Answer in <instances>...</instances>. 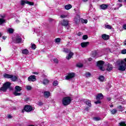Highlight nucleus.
Segmentation results:
<instances>
[{"label": "nucleus", "instance_id": "nucleus-25", "mask_svg": "<svg viewBox=\"0 0 126 126\" xmlns=\"http://www.w3.org/2000/svg\"><path fill=\"white\" fill-rule=\"evenodd\" d=\"M64 7H65V9L68 10V9H70V8H71V7H72V6H71V5H70V4H68V5H65L64 6Z\"/></svg>", "mask_w": 126, "mask_h": 126}, {"label": "nucleus", "instance_id": "nucleus-23", "mask_svg": "<svg viewBox=\"0 0 126 126\" xmlns=\"http://www.w3.org/2000/svg\"><path fill=\"white\" fill-rule=\"evenodd\" d=\"M63 52L64 53H66V54H69L71 52L70 51V50L67 49V48H63Z\"/></svg>", "mask_w": 126, "mask_h": 126}, {"label": "nucleus", "instance_id": "nucleus-62", "mask_svg": "<svg viewBox=\"0 0 126 126\" xmlns=\"http://www.w3.org/2000/svg\"><path fill=\"white\" fill-rule=\"evenodd\" d=\"M119 7H115L114 8V10H117V9H119Z\"/></svg>", "mask_w": 126, "mask_h": 126}, {"label": "nucleus", "instance_id": "nucleus-34", "mask_svg": "<svg viewBox=\"0 0 126 126\" xmlns=\"http://www.w3.org/2000/svg\"><path fill=\"white\" fill-rule=\"evenodd\" d=\"M119 125L120 126H126V122H122L119 123Z\"/></svg>", "mask_w": 126, "mask_h": 126}, {"label": "nucleus", "instance_id": "nucleus-36", "mask_svg": "<svg viewBox=\"0 0 126 126\" xmlns=\"http://www.w3.org/2000/svg\"><path fill=\"white\" fill-rule=\"evenodd\" d=\"M85 76L87 77H90V76H91V73H90V72H87L85 74Z\"/></svg>", "mask_w": 126, "mask_h": 126}, {"label": "nucleus", "instance_id": "nucleus-20", "mask_svg": "<svg viewBox=\"0 0 126 126\" xmlns=\"http://www.w3.org/2000/svg\"><path fill=\"white\" fill-rule=\"evenodd\" d=\"M3 77L4 78H11V77H12V75H10L8 74H4L3 75Z\"/></svg>", "mask_w": 126, "mask_h": 126}, {"label": "nucleus", "instance_id": "nucleus-22", "mask_svg": "<svg viewBox=\"0 0 126 126\" xmlns=\"http://www.w3.org/2000/svg\"><path fill=\"white\" fill-rule=\"evenodd\" d=\"M7 31L10 34H12V33H13V32H14V30H13V29H12V28H9L7 30Z\"/></svg>", "mask_w": 126, "mask_h": 126}, {"label": "nucleus", "instance_id": "nucleus-6", "mask_svg": "<svg viewBox=\"0 0 126 126\" xmlns=\"http://www.w3.org/2000/svg\"><path fill=\"white\" fill-rule=\"evenodd\" d=\"M74 76H75V74H74V73H70L65 76V79L66 80H69V79H72Z\"/></svg>", "mask_w": 126, "mask_h": 126}, {"label": "nucleus", "instance_id": "nucleus-63", "mask_svg": "<svg viewBox=\"0 0 126 126\" xmlns=\"http://www.w3.org/2000/svg\"><path fill=\"white\" fill-rule=\"evenodd\" d=\"M87 22H88L87 20H84V23H87Z\"/></svg>", "mask_w": 126, "mask_h": 126}, {"label": "nucleus", "instance_id": "nucleus-40", "mask_svg": "<svg viewBox=\"0 0 126 126\" xmlns=\"http://www.w3.org/2000/svg\"><path fill=\"white\" fill-rule=\"evenodd\" d=\"M53 62L55 63H59V60L57 59H54Z\"/></svg>", "mask_w": 126, "mask_h": 126}, {"label": "nucleus", "instance_id": "nucleus-48", "mask_svg": "<svg viewBox=\"0 0 126 126\" xmlns=\"http://www.w3.org/2000/svg\"><path fill=\"white\" fill-rule=\"evenodd\" d=\"M66 30H67V32H68V30H69V27L68 26H65Z\"/></svg>", "mask_w": 126, "mask_h": 126}, {"label": "nucleus", "instance_id": "nucleus-11", "mask_svg": "<svg viewBox=\"0 0 126 126\" xmlns=\"http://www.w3.org/2000/svg\"><path fill=\"white\" fill-rule=\"evenodd\" d=\"M69 21L67 20L63 19L61 21V24L63 25V26H67L68 25Z\"/></svg>", "mask_w": 126, "mask_h": 126}, {"label": "nucleus", "instance_id": "nucleus-57", "mask_svg": "<svg viewBox=\"0 0 126 126\" xmlns=\"http://www.w3.org/2000/svg\"><path fill=\"white\" fill-rule=\"evenodd\" d=\"M32 73H33V74H36V75L39 74V73H38V72H33Z\"/></svg>", "mask_w": 126, "mask_h": 126}, {"label": "nucleus", "instance_id": "nucleus-4", "mask_svg": "<svg viewBox=\"0 0 126 126\" xmlns=\"http://www.w3.org/2000/svg\"><path fill=\"white\" fill-rule=\"evenodd\" d=\"M33 107L30 105H26L25 106L24 109L22 110V113H24L25 111L26 112H31V111H32Z\"/></svg>", "mask_w": 126, "mask_h": 126}, {"label": "nucleus", "instance_id": "nucleus-61", "mask_svg": "<svg viewBox=\"0 0 126 126\" xmlns=\"http://www.w3.org/2000/svg\"><path fill=\"white\" fill-rule=\"evenodd\" d=\"M16 23H19V22H20V21L17 20H16Z\"/></svg>", "mask_w": 126, "mask_h": 126}, {"label": "nucleus", "instance_id": "nucleus-43", "mask_svg": "<svg viewBox=\"0 0 126 126\" xmlns=\"http://www.w3.org/2000/svg\"><path fill=\"white\" fill-rule=\"evenodd\" d=\"M61 18H66V17H67V15H62L60 16Z\"/></svg>", "mask_w": 126, "mask_h": 126}, {"label": "nucleus", "instance_id": "nucleus-14", "mask_svg": "<svg viewBox=\"0 0 126 126\" xmlns=\"http://www.w3.org/2000/svg\"><path fill=\"white\" fill-rule=\"evenodd\" d=\"M101 37L103 40H109V38H110V36L107 35L106 34H103L101 35Z\"/></svg>", "mask_w": 126, "mask_h": 126}, {"label": "nucleus", "instance_id": "nucleus-8", "mask_svg": "<svg viewBox=\"0 0 126 126\" xmlns=\"http://www.w3.org/2000/svg\"><path fill=\"white\" fill-rule=\"evenodd\" d=\"M73 21L76 24H78L80 22V16L79 15H77L74 17Z\"/></svg>", "mask_w": 126, "mask_h": 126}, {"label": "nucleus", "instance_id": "nucleus-47", "mask_svg": "<svg viewBox=\"0 0 126 126\" xmlns=\"http://www.w3.org/2000/svg\"><path fill=\"white\" fill-rule=\"evenodd\" d=\"M27 90H31V89H32V87L30 86H27Z\"/></svg>", "mask_w": 126, "mask_h": 126}, {"label": "nucleus", "instance_id": "nucleus-1", "mask_svg": "<svg viewBox=\"0 0 126 126\" xmlns=\"http://www.w3.org/2000/svg\"><path fill=\"white\" fill-rule=\"evenodd\" d=\"M126 62V63L125 62ZM125 61H118L117 63L118 64V69L119 70H121V71H125L126 70V59H125Z\"/></svg>", "mask_w": 126, "mask_h": 126}, {"label": "nucleus", "instance_id": "nucleus-42", "mask_svg": "<svg viewBox=\"0 0 126 126\" xmlns=\"http://www.w3.org/2000/svg\"><path fill=\"white\" fill-rule=\"evenodd\" d=\"M37 105H38V106H43V105H44V103L39 101L37 103Z\"/></svg>", "mask_w": 126, "mask_h": 126}, {"label": "nucleus", "instance_id": "nucleus-32", "mask_svg": "<svg viewBox=\"0 0 126 126\" xmlns=\"http://www.w3.org/2000/svg\"><path fill=\"white\" fill-rule=\"evenodd\" d=\"M117 108L118 109L119 111H120V112H123V111H124V109L123 108V107H122V106L121 105L118 106Z\"/></svg>", "mask_w": 126, "mask_h": 126}, {"label": "nucleus", "instance_id": "nucleus-18", "mask_svg": "<svg viewBox=\"0 0 126 126\" xmlns=\"http://www.w3.org/2000/svg\"><path fill=\"white\" fill-rule=\"evenodd\" d=\"M106 69L107 71H111V70L113 69V66L112 65V64L110 63L107 64V68Z\"/></svg>", "mask_w": 126, "mask_h": 126}, {"label": "nucleus", "instance_id": "nucleus-12", "mask_svg": "<svg viewBox=\"0 0 126 126\" xmlns=\"http://www.w3.org/2000/svg\"><path fill=\"white\" fill-rule=\"evenodd\" d=\"M109 5L105 4H103L100 5V9H102L103 10H106L107 8H108V7Z\"/></svg>", "mask_w": 126, "mask_h": 126}, {"label": "nucleus", "instance_id": "nucleus-28", "mask_svg": "<svg viewBox=\"0 0 126 126\" xmlns=\"http://www.w3.org/2000/svg\"><path fill=\"white\" fill-rule=\"evenodd\" d=\"M42 83L43 84H44V85H46V84H48V83H49V80L47 79H45L43 80Z\"/></svg>", "mask_w": 126, "mask_h": 126}, {"label": "nucleus", "instance_id": "nucleus-16", "mask_svg": "<svg viewBox=\"0 0 126 126\" xmlns=\"http://www.w3.org/2000/svg\"><path fill=\"white\" fill-rule=\"evenodd\" d=\"M44 95L45 98H49V97L51 95V93L48 91H45L44 92Z\"/></svg>", "mask_w": 126, "mask_h": 126}, {"label": "nucleus", "instance_id": "nucleus-59", "mask_svg": "<svg viewBox=\"0 0 126 126\" xmlns=\"http://www.w3.org/2000/svg\"><path fill=\"white\" fill-rule=\"evenodd\" d=\"M124 46H126V39L125 41L124 42Z\"/></svg>", "mask_w": 126, "mask_h": 126}, {"label": "nucleus", "instance_id": "nucleus-46", "mask_svg": "<svg viewBox=\"0 0 126 126\" xmlns=\"http://www.w3.org/2000/svg\"><path fill=\"white\" fill-rule=\"evenodd\" d=\"M94 103L96 105L98 104H101V101H100V100H97V101L94 102Z\"/></svg>", "mask_w": 126, "mask_h": 126}, {"label": "nucleus", "instance_id": "nucleus-52", "mask_svg": "<svg viewBox=\"0 0 126 126\" xmlns=\"http://www.w3.org/2000/svg\"><path fill=\"white\" fill-rule=\"evenodd\" d=\"M123 29L126 30V24L123 25Z\"/></svg>", "mask_w": 126, "mask_h": 126}, {"label": "nucleus", "instance_id": "nucleus-21", "mask_svg": "<svg viewBox=\"0 0 126 126\" xmlns=\"http://www.w3.org/2000/svg\"><path fill=\"white\" fill-rule=\"evenodd\" d=\"M22 53L23 55H28L29 54V51L27 49H24Z\"/></svg>", "mask_w": 126, "mask_h": 126}, {"label": "nucleus", "instance_id": "nucleus-45", "mask_svg": "<svg viewBox=\"0 0 126 126\" xmlns=\"http://www.w3.org/2000/svg\"><path fill=\"white\" fill-rule=\"evenodd\" d=\"M76 65L78 67H82L83 65H82V64H81V63H78V64H77Z\"/></svg>", "mask_w": 126, "mask_h": 126}, {"label": "nucleus", "instance_id": "nucleus-50", "mask_svg": "<svg viewBox=\"0 0 126 126\" xmlns=\"http://www.w3.org/2000/svg\"><path fill=\"white\" fill-rule=\"evenodd\" d=\"M117 5H119V7H122V6H123V4H121V3H117Z\"/></svg>", "mask_w": 126, "mask_h": 126}, {"label": "nucleus", "instance_id": "nucleus-54", "mask_svg": "<svg viewBox=\"0 0 126 126\" xmlns=\"http://www.w3.org/2000/svg\"><path fill=\"white\" fill-rule=\"evenodd\" d=\"M11 118H12V116H11V115H8V119H11Z\"/></svg>", "mask_w": 126, "mask_h": 126}, {"label": "nucleus", "instance_id": "nucleus-29", "mask_svg": "<svg viewBox=\"0 0 126 126\" xmlns=\"http://www.w3.org/2000/svg\"><path fill=\"white\" fill-rule=\"evenodd\" d=\"M118 112V110L116 109H113L112 110H111V113L112 114V115H115V114H117V112Z\"/></svg>", "mask_w": 126, "mask_h": 126}, {"label": "nucleus", "instance_id": "nucleus-2", "mask_svg": "<svg viewBox=\"0 0 126 126\" xmlns=\"http://www.w3.org/2000/svg\"><path fill=\"white\" fill-rule=\"evenodd\" d=\"M11 83L9 82H6L5 83L2 87L0 88V91H3V92H6V90L10 87Z\"/></svg>", "mask_w": 126, "mask_h": 126}, {"label": "nucleus", "instance_id": "nucleus-60", "mask_svg": "<svg viewBox=\"0 0 126 126\" xmlns=\"http://www.w3.org/2000/svg\"><path fill=\"white\" fill-rule=\"evenodd\" d=\"M88 61H89V62H91V61H92V58H89V59H88Z\"/></svg>", "mask_w": 126, "mask_h": 126}, {"label": "nucleus", "instance_id": "nucleus-17", "mask_svg": "<svg viewBox=\"0 0 126 126\" xmlns=\"http://www.w3.org/2000/svg\"><path fill=\"white\" fill-rule=\"evenodd\" d=\"M88 45H89V43L88 42L81 43V46L82 48H86Z\"/></svg>", "mask_w": 126, "mask_h": 126}, {"label": "nucleus", "instance_id": "nucleus-5", "mask_svg": "<svg viewBox=\"0 0 126 126\" xmlns=\"http://www.w3.org/2000/svg\"><path fill=\"white\" fill-rule=\"evenodd\" d=\"M104 63H105V62L103 61H99L97 62V65L99 67V69H100V70L104 71V69L103 68Z\"/></svg>", "mask_w": 126, "mask_h": 126}, {"label": "nucleus", "instance_id": "nucleus-15", "mask_svg": "<svg viewBox=\"0 0 126 126\" xmlns=\"http://www.w3.org/2000/svg\"><path fill=\"white\" fill-rule=\"evenodd\" d=\"M22 90V88L21 87H20L19 86H16L15 87V92H20Z\"/></svg>", "mask_w": 126, "mask_h": 126}, {"label": "nucleus", "instance_id": "nucleus-49", "mask_svg": "<svg viewBox=\"0 0 126 126\" xmlns=\"http://www.w3.org/2000/svg\"><path fill=\"white\" fill-rule=\"evenodd\" d=\"M0 17L1 18H2V19H3V18H4V17H5V15H0Z\"/></svg>", "mask_w": 126, "mask_h": 126}, {"label": "nucleus", "instance_id": "nucleus-41", "mask_svg": "<svg viewBox=\"0 0 126 126\" xmlns=\"http://www.w3.org/2000/svg\"><path fill=\"white\" fill-rule=\"evenodd\" d=\"M32 49H33V50H35V49H36V45H35V44H32Z\"/></svg>", "mask_w": 126, "mask_h": 126}, {"label": "nucleus", "instance_id": "nucleus-53", "mask_svg": "<svg viewBox=\"0 0 126 126\" xmlns=\"http://www.w3.org/2000/svg\"><path fill=\"white\" fill-rule=\"evenodd\" d=\"M111 99L112 98L111 97H107V100L109 101H111Z\"/></svg>", "mask_w": 126, "mask_h": 126}, {"label": "nucleus", "instance_id": "nucleus-39", "mask_svg": "<svg viewBox=\"0 0 126 126\" xmlns=\"http://www.w3.org/2000/svg\"><path fill=\"white\" fill-rule=\"evenodd\" d=\"M83 40H87V39H88V36L87 35H84L83 36Z\"/></svg>", "mask_w": 126, "mask_h": 126}, {"label": "nucleus", "instance_id": "nucleus-37", "mask_svg": "<svg viewBox=\"0 0 126 126\" xmlns=\"http://www.w3.org/2000/svg\"><path fill=\"white\" fill-rule=\"evenodd\" d=\"M55 42L56 43H60L61 42V38H57L55 39Z\"/></svg>", "mask_w": 126, "mask_h": 126}, {"label": "nucleus", "instance_id": "nucleus-33", "mask_svg": "<svg viewBox=\"0 0 126 126\" xmlns=\"http://www.w3.org/2000/svg\"><path fill=\"white\" fill-rule=\"evenodd\" d=\"M105 28L106 29H112V26H110L109 25H105Z\"/></svg>", "mask_w": 126, "mask_h": 126}, {"label": "nucleus", "instance_id": "nucleus-35", "mask_svg": "<svg viewBox=\"0 0 126 126\" xmlns=\"http://www.w3.org/2000/svg\"><path fill=\"white\" fill-rule=\"evenodd\" d=\"M53 84L54 86H57V85L59 84V82H58V81H55Z\"/></svg>", "mask_w": 126, "mask_h": 126}, {"label": "nucleus", "instance_id": "nucleus-7", "mask_svg": "<svg viewBox=\"0 0 126 126\" xmlns=\"http://www.w3.org/2000/svg\"><path fill=\"white\" fill-rule=\"evenodd\" d=\"M25 3H27V4H29V5H34V3H33L32 2H30L28 0H22L21 1V5H25Z\"/></svg>", "mask_w": 126, "mask_h": 126}, {"label": "nucleus", "instance_id": "nucleus-58", "mask_svg": "<svg viewBox=\"0 0 126 126\" xmlns=\"http://www.w3.org/2000/svg\"><path fill=\"white\" fill-rule=\"evenodd\" d=\"M2 38L3 39V40H5V39H6V36H2Z\"/></svg>", "mask_w": 126, "mask_h": 126}, {"label": "nucleus", "instance_id": "nucleus-10", "mask_svg": "<svg viewBox=\"0 0 126 126\" xmlns=\"http://www.w3.org/2000/svg\"><path fill=\"white\" fill-rule=\"evenodd\" d=\"M28 80L29 81H32V82H34V81H36V80H37V79L36 78V76H30V77H28Z\"/></svg>", "mask_w": 126, "mask_h": 126}, {"label": "nucleus", "instance_id": "nucleus-27", "mask_svg": "<svg viewBox=\"0 0 126 126\" xmlns=\"http://www.w3.org/2000/svg\"><path fill=\"white\" fill-rule=\"evenodd\" d=\"M5 20L2 18H0V25H2V24L5 23Z\"/></svg>", "mask_w": 126, "mask_h": 126}, {"label": "nucleus", "instance_id": "nucleus-44", "mask_svg": "<svg viewBox=\"0 0 126 126\" xmlns=\"http://www.w3.org/2000/svg\"><path fill=\"white\" fill-rule=\"evenodd\" d=\"M122 54L125 55L126 54V49H124L121 51Z\"/></svg>", "mask_w": 126, "mask_h": 126}, {"label": "nucleus", "instance_id": "nucleus-64", "mask_svg": "<svg viewBox=\"0 0 126 126\" xmlns=\"http://www.w3.org/2000/svg\"><path fill=\"white\" fill-rule=\"evenodd\" d=\"M119 2H123V0H118Z\"/></svg>", "mask_w": 126, "mask_h": 126}, {"label": "nucleus", "instance_id": "nucleus-51", "mask_svg": "<svg viewBox=\"0 0 126 126\" xmlns=\"http://www.w3.org/2000/svg\"><path fill=\"white\" fill-rule=\"evenodd\" d=\"M82 32H79L78 33H77V35H78V36H82Z\"/></svg>", "mask_w": 126, "mask_h": 126}, {"label": "nucleus", "instance_id": "nucleus-56", "mask_svg": "<svg viewBox=\"0 0 126 126\" xmlns=\"http://www.w3.org/2000/svg\"><path fill=\"white\" fill-rule=\"evenodd\" d=\"M84 19H81V22H82V23H84Z\"/></svg>", "mask_w": 126, "mask_h": 126}, {"label": "nucleus", "instance_id": "nucleus-19", "mask_svg": "<svg viewBox=\"0 0 126 126\" xmlns=\"http://www.w3.org/2000/svg\"><path fill=\"white\" fill-rule=\"evenodd\" d=\"M72 56H73V53L70 52L68 55L66 57V60H70L71 58H72Z\"/></svg>", "mask_w": 126, "mask_h": 126}, {"label": "nucleus", "instance_id": "nucleus-13", "mask_svg": "<svg viewBox=\"0 0 126 126\" xmlns=\"http://www.w3.org/2000/svg\"><path fill=\"white\" fill-rule=\"evenodd\" d=\"M104 98V95L101 93L98 94L96 96V100H101V99H103Z\"/></svg>", "mask_w": 126, "mask_h": 126}, {"label": "nucleus", "instance_id": "nucleus-26", "mask_svg": "<svg viewBox=\"0 0 126 126\" xmlns=\"http://www.w3.org/2000/svg\"><path fill=\"white\" fill-rule=\"evenodd\" d=\"M18 78H17V77L15 76H13L12 75V77H11V80H12V81H16V80H17Z\"/></svg>", "mask_w": 126, "mask_h": 126}, {"label": "nucleus", "instance_id": "nucleus-38", "mask_svg": "<svg viewBox=\"0 0 126 126\" xmlns=\"http://www.w3.org/2000/svg\"><path fill=\"white\" fill-rule=\"evenodd\" d=\"M93 119L94 121H100V120H101L100 117H94Z\"/></svg>", "mask_w": 126, "mask_h": 126}, {"label": "nucleus", "instance_id": "nucleus-24", "mask_svg": "<svg viewBox=\"0 0 126 126\" xmlns=\"http://www.w3.org/2000/svg\"><path fill=\"white\" fill-rule=\"evenodd\" d=\"M98 79L101 82H103V81H104V80H105V77H104V76H99Z\"/></svg>", "mask_w": 126, "mask_h": 126}, {"label": "nucleus", "instance_id": "nucleus-3", "mask_svg": "<svg viewBox=\"0 0 126 126\" xmlns=\"http://www.w3.org/2000/svg\"><path fill=\"white\" fill-rule=\"evenodd\" d=\"M63 104L64 106L69 105L71 102V98L68 96L65 97L63 99Z\"/></svg>", "mask_w": 126, "mask_h": 126}, {"label": "nucleus", "instance_id": "nucleus-55", "mask_svg": "<svg viewBox=\"0 0 126 126\" xmlns=\"http://www.w3.org/2000/svg\"><path fill=\"white\" fill-rule=\"evenodd\" d=\"M85 111H89V107H87L85 109Z\"/></svg>", "mask_w": 126, "mask_h": 126}, {"label": "nucleus", "instance_id": "nucleus-31", "mask_svg": "<svg viewBox=\"0 0 126 126\" xmlns=\"http://www.w3.org/2000/svg\"><path fill=\"white\" fill-rule=\"evenodd\" d=\"M17 92H14V95H15V96H20V95L22 94L20 93H17Z\"/></svg>", "mask_w": 126, "mask_h": 126}, {"label": "nucleus", "instance_id": "nucleus-9", "mask_svg": "<svg viewBox=\"0 0 126 126\" xmlns=\"http://www.w3.org/2000/svg\"><path fill=\"white\" fill-rule=\"evenodd\" d=\"M15 42L17 44H20L22 43V38L20 35H17L16 37Z\"/></svg>", "mask_w": 126, "mask_h": 126}, {"label": "nucleus", "instance_id": "nucleus-30", "mask_svg": "<svg viewBox=\"0 0 126 126\" xmlns=\"http://www.w3.org/2000/svg\"><path fill=\"white\" fill-rule=\"evenodd\" d=\"M86 105H87L88 106H89V107H91L92 106V104H91V101L88 100H87L86 101Z\"/></svg>", "mask_w": 126, "mask_h": 126}]
</instances>
